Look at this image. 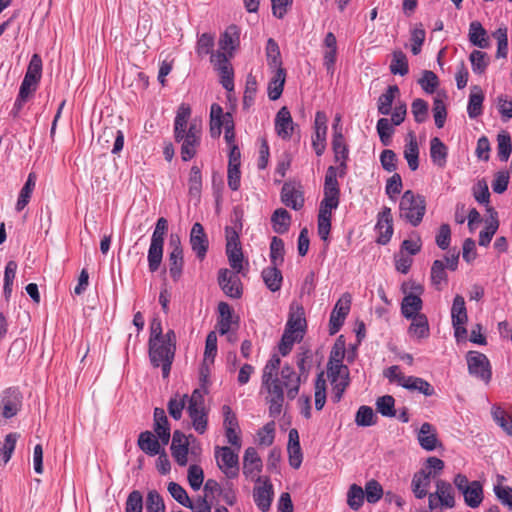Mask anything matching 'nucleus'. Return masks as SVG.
Masks as SVG:
<instances>
[{
  "mask_svg": "<svg viewBox=\"0 0 512 512\" xmlns=\"http://www.w3.org/2000/svg\"><path fill=\"white\" fill-rule=\"evenodd\" d=\"M280 364V357L273 354L264 366L262 374V386L268 393L266 400L269 404V415L273 418H276L281 414L284 403V393L278 381V370L280 368Z\"/></svg>",
  "mask_w": 512,
  "mask_h": 512,
  "instance_id": "f257e3e1",
  "label": "nucleus"
},
{
  "mask_svg": "<svg viewBox=\"0 0 512 512\" xmlns=\"http://www.w3.org/2000/svg\"><path fill=\"white\" fill-rule=\"evenodd\" d=\"M426 212L425 197L415 194L412 190H406L399 202V217L412 226H418Z\"/></svg>",
  "mask_w": 512,
  "mask_h": 512,
  "instance_id": "f03ea898",
  "label": "nucleus"
},
{
  "mask_svg": "<svg viewBox=\"0 0 512 512\" xmlns=\"http://www.w3.org/2000/svg\"><path fill=\"white\" fill-rule=\"evenodd\" d=\"M222 127L225 129V141L228 145L235 144L234 121L232 114L224 113L222 107L213 103L210 108V134L212 138L221 135Z\"/></svg>",
  "mask_w": 512,
  "mask_h": 512,
  "instance_id": "7ed1b4c3",
  "label": "nucleus"
},
{
  "mask_svg": "<svg viewBox=\"0 0 512 512\" xmlns=\"http://www.w3.org/2000/svg\"><path fill=\"white\" fill-rule=\"evenodd\" d=\"M167 231V219L164 217L159 218L156 222L148 250V266L151 272H156L162 262L164 238Z\"/></svg>",
  "mask_w": 512,
  "mask_h": 512,
  "instance_id": "20e7f679",
  "label": "nucleus"
},
{
  "mask_svg": "<svg viewBox=\"0 0 512 512\" xmlns=\"http://www.w3.org/2000/svg\"><path fill=\"white\" fill-rule=\"evenodd\" d=\"M201 134V123L196 120L190 122L188 130H184L179 135L174 134L175 141L181 143V158L183 161H189L196 155Z\"/></svg>",
  "mask_w": 512,
  "mask_h": 512,
  "instance_id": "39448f33",
  "label": "nucleus"
},
{
  "mask_svg": "<svg viewBox=\"0 0 512 512\" xmlns=\"http://www.w3.org/2000/svg\"><path fill=\"white\" fill-rule=\"evenodd\" d=\"M149 359L153 367H161L163 378H168L175 356V348L163 341L148 343Z\"/></svg>",
  "mask_w": 512,
  "mask_h": 512,
  "instance_id": "423d86ee",
  "label": "nucleus"
},
{
  "mask_svg": "<svg viewBox=\"0 0 512 512\" xmlns=\"http://www.w3.org/2000/svg\"><path fill=\"white\" fill-rule=\"evenodd\" d=\"M338 169L334 166H329L324 181V197L320 202L319 211L331 212L339 205L340 189L337 181Z\"/></svg>",
  "mask_w": 512,
  "mask_h": 512,
  "instance_id": "0eeeda50",
  "label": "nucleus"
},
{
  "mask_svg": "<svg viewBox=\"0 0 512 512\" xmlns=\"http://www.w3.org/2000/svg\"><path fill=\"white\" fill-rule=\"evenodd\" d=\"M468 372L471 376L488 384L492 378V368L487 356L478 351H469L466 355Z\"/></svg>",
  "mask_w": 512,
  "mask_h": 512,
  "instance_id": "6e6552de",
  "label": "nucleus"
},
{
  "mask_svg": "<svg viewBox=\"0 0 512 512\" xmlns=\"http://www.w3.org/2000/svg\"><path fill=\"white\" fill-rule=\"evenodd\" d=\"M327 377L332 385V400L338 403L350 383L349 369L346 365L327 367Z\"/></svg>",
  "mask_w": 512,
  "mask_h": 512,
  "instance_id": "1a4fd4ad",
  "label": "nucleus"
},
{
  "mask_svg": "<svg viewBox=\"0 0 512 512\" xmlns=\"http://www.w3.org/2000/svg\"><path fill=\"white\" fill-rule=\"evenodd\" d=\"M217 466L230 479L239 473V457L230 447H217L215 451Z\"/></svg>",
  "mask_w": 512,
  "mask_h": 512,
  "instance_id": "9d476101",
  "label": "nucleus"
},
{
  "mask_svg": "<svg viewBox=\"0 0 512 512\" xmlns=\"http://www.w3.org/2000/svg\"><path fill=\"white\" fill-rule=\"evenodd\" d=\"M351 297L349 294H344L336 302L329 319V333L330 335L336 334L350 311Z\"/></svg>",
  "mask_w": 512,
  "mask_h": 512,
  "instance_id": "9b49d317",
  "label": "nucleus"
},
{
  "mask_svg": "<svg viewBox=\"0 0 512 512\" xmlns=\"http://www.w3.org/2000/svg\"><path fill=\"white\" fill-rule=\"evenodd\" d=\"M237 274L226 268L220 269L218 273V283L221 289L227 296L234 299L242 296V284Z\"/></svg>",
  "mask_w": 512,
  "mask_h": 512,
  "instance_id": "f8f14e48",
  "label": "nucleus"
},
{
  "mask_svg": "<svg viewBox=\"0 0 512 512\" xmlns=\"http://www.w3.org/2000/svg\"><path fill=\"white\" fill-rule=\"evenodd\" d=\"M278 381L280 383L281 389L284 391V388L287 390V397L290 400L295 399L299 392L300 384H301V375H297L294 369L289 365H284L281 368L280 376H278Z\"/></svg>",
  "mask_w": 512,
  "mask_h": 512,
  "instance_id": "ddd939ff",
  "label": "nucleus"
},
{
  "mask_svg": "<svg viewBox=\"0 0 512 512\" xmlns=\"http://www.w3.org/2000/svg\"><path fill=\"white\" fill-rule=\"evenodd\" d=\"M262 470V460L254 447H248L243 456V474L257 483L261 482L258 474Z\"/></svg>",
  "mask_w": 512,
  "mask_h": 512,
  "instance_id": "4468645a",
  "label": "nucleus"
},
{
  "mask_svg": "<svg viewBox=\"0 0 512 512\" xmlns=\"http://www.w3.org/2000/svg\"><path fill=\"white\" fill-rule=\"evenodd\" d=\"M375 229L379 233L377 242L382 245L387 244L393 235L391 208L385 206L382 211L379 212Z\"/></svg>",
  "mask_w": 512,
  "mask_h": 512,
  "instance_id": "2eb2a0df",
  "label": "nucleus"
},
{
  "mask_svg": "<svg viewBox=\"0 0 512 512\" xmlns=\"http://www.w3.org/2000/svg\"><path fill=\"white\" fill-rule=\"evenodd\" d=\"M281 201L287 207L300 210L304 206L301 186L291 182L284 183L281 189Z\"/></svg>",
  "mask_w": 512,
  "mask_h": 512,
  "instance_id": "dca6fc26",
  "label": "nucleus"
},
{
  "mask_svg": "<svg viewBox=\"0 0 512 512\" xmlns=\"http://www.w3.org/2000/svg\"><path fill=\"white\" fill-rule=\"evenodd\" d=\"M305 329L306 319L303 307L297 306L295 310L291 307L284 332L297 336L298 339H303Z\"/></svg>",
  "mask_w": 512,
  "mask_h": 512,
  "instance_id": "f3484780",
  "label": "nucleus"
},
{
  "mask_svg": "<svg viewBox=\"0 0 512 512\" xmlns=\"http://www.w3.org/2000/svg\"><path fill=\"white\" fill-rule=\"evenodd\" d=\"M190 245L196 256L203 260L208 251L209 241L203 226L198 222L194 223L191 228Z\"/></svg>",
  "mask_w": 512,
  "mask_h": 512,
  "instance_id": "a211bd4d",
  "label": "nucleus"
},
{
  "mask_svg": "<svg viewBox=\"0 0 512 512\" xmlns=\"http://www.w3.org/2000/svg\"><path fill=\"white\" fill-rule=\"evenodd\" d=\"M171 454L179 466H186L189 453L188 438L179 430L174 431L171 443Z\"/></svg>",
  "mask_w": 512,
  "mask_h": 512,
  "instance_id": "6ab92c4d",
  "label": "nucleus"
},
{
  "mask_svg": "<svg viewBox=\"0 0 512 512\" xmlns=\"http://www.w3.org/2000/svg\"><path fill=\"white\" fill-rule=\"evenodd\" d=\"M323 65L327 72L333 75L337 59V39L332 32H328L323 40Z\"/></svg>",
  "mask_w": 512,
  "mask_h": 512,
  "instance_id": "aec40b11",
  "label": "nucleus"
},
{
  "mask_svg": "<svg viewBox=\"0 0 512 512\" xmlns=\"http://www.w3.org/2000/svg\"><path fill=\"white\" fill-rule=\"evenodd\" d=\"M273 495V485L268 479H265L262 485H257L254 487V502L262 512H266L270 509Z\"/></svg>",
  "mask_w": 512,
  "mask_h": 512,
  "instance_id": "412c9836",
  "label": "nucleus"
},
{
  "mask_svg": "<svg viewBox=\"0 0 512 512\" xmlns=\"http://www.w3.org/2000/svg\"><path fill=\"white\" fill-rule=\"evenodd\" d=\"M287 452L290 466L298 469L302 464L303 454L299 442V433L295 428L289 430Z\"/></svg>",
  "mask_w": 512,
  "mask_h": 512,
  "instance_id": "4be33fe9",
  "label": "nucleus"
},
{
  "mask_svg": "<svg viewBox=\"0 0 512 512\" xmlns=\"http://www.w3.org/2000/svg\"><path fill=\"white\" fill-rule=\"evenodd\" d=\"M154 431L162 442L163 446L167 445L171 438L170 425L166 413L163 408L156 407L154 409Z\"/></svg>",
  "mask_w": 512,
  "mask_h": 512,
  "instance_id": "5701e85b",
  "label": "nucleus"
},
{
  "mask_svg": "<svg viewBox=\"0 0 512 512\" xmlns=\"http://www.w3.org/2000/svg\"><path fill=\"white\" fill-rule=\"evenodd\" d=\"M417 439L421 448L426 451H433L440 445L435 427L428 422L421 425Z\"/></svg>",
  "mask_w": 512,
  "mask_h": 512,
  "instance_id": "b1692460",
  "label": "nucleus"
},
{
  "mask_svg": "<svg viewBox=\"0 0 512 512\" xmlns=\"http://www.w3.org/2000/svg\"><path fill=\"white\" fill-rule=\"evenodd\" d=\"M219 319L217 329L221 335L228 334L233 330V326L238 327V321L233 319V310L226 302H220L218 305Z\"/></svg>",
  "mask_w": 512,
  "mask_h": 512,
  "instance_id": "393cba45",
  "label": "nucleus"
},
{
  "mask_svg": "<svg viewBox=\"0 0 512 512\" xmlns=\"http://www.w3.org/2000/svg\"><path fill=\"white\" fill-rule=\"evenodd\" d=\"M431 478L432 471H427V469H421L414 474L411 482V488L416 498L422 499L428 495Z\"/></svg>",
  "mask_w": 512,
  "mask_h": 512,
  "instance_id": "a878e982",
  "label": "nucleus"
},
{
  "mask_svg": "<svg viewBox=\"0 0 512 512\" xmlns=\"http://www.w3.org/2000/svg\"><path fill=\"white\" fill-rule=\"evenodd\" d=\"M294 123L287 107H282L276 114L275 130L279 137L288 139L291 137Z\"/></svg>",
  "mask_w": 512,
  "mask_h": 512,
  "instance_id": "bb28decb",
  "label": "nucleus"
},
{
  "mask_svg": "<svg viewBox=\"0 0 512 512\" xmlns=\"http://www.w3.org/2000/svg\"><path fill=\"white\" fill-rule=\"evenodd\" d=\"M2 416L9 419L17 414L21 406V394L17 389L9 388L2 398Z\"/></svg>",
  "mask_w": 512,
  "mask_h": 512,
  "instance_id": "cd10ccee",
  "label": "nucleus"
},
{
  "mask_svg": "<svg viewBox=\"0 0 512 512\" xmlns=\"http://www.w3.org/2000/svg\"><path fill=\"white\" fill-rule=\"evenodd\" d=\"M332 148L335 155V161L340 162L339 176L342 177L345 174L346 160L348 158V148L345 144L342 131H336V133H333Z\"/></svg>",
  "mask_w": 512,
  "mask_h": 512,
  "instance_id": "c85d7f7f",
  "label": "nucleus"
},
{
  "mask_svg": "<svg viewBox=\"0 0 512 512\" xmlns=\"http://www.w3.org/2000/svg\"><path fill=\"white\" fill-rule=\"evenodd\" d=\"M137 444L149 456L160 454L161 450H163L162 442L151 431L141 432L138 436Z\"/></svg>",
  "mask_w": 512,
  "mask_h": 512,
  "instance_id": "c756f323",
  "label": "nucleus"
},
{
  "mask_svg": "<svg viewBox=\"0 0 512 512\" xmlns=\"http://www.w3.org/2000/svg\"><path fill=\"white\" fill-rule=\"evenodd\" d=\"M404 158L406 159L409 168L415 171L419 167V145L416 136L413 132H409L406 137V144L404 147Z\"/></svg>",
  "mask_w": 512,
  "mask_h": 512,
  "instance_id": "7c9ffc66",
  "label": "nucleus"
},
{
  "mask_svg": "<svg viewBox=\"0 0 512 512\" xmlns=\"http://www.w3.org/2000/svg\"><path fill=\"white\" fill-rule=\"evenodd\" d=\"M448 147L438 138L433 137L430 140V158L434 165L444 168L447 164Z\"/></svg>",
  "mask_w": 512,
  "mask_h": 512,
  "instance_id": "2f4dec72",
  "label": "nucleus"
},
{
  "mask_svg": "<svg viewBox=\"0 0 512 512\" xmlns=\"http://www.w3.org/2000/svg\"><path fill=\"white\" fill-rule=\"evenodd\" d=\"M402 387L410 391H418L425 396H432L434 394L433 386L426 380L415 376L401 377Z\"/></svg>",
  "mask_w": 512,
  "mask_h": 512,
  "instance_id": "473e14b6",
  "label": "nucleus"
},
{
  "mask_svg": "<svg viewBox=\"0 0 512 512\" xmlns=\"http://www.w3.org/2000/svg\"><path fill=\"white\" fill-rule=\"evenodd\" d=\"M421 309L422 300L418 295L410 293L403 298L401 303V313L406 319H411L418 315H422L419 313Z\"/></svg>",
  "mask_w": 512,
  "mask_h": 512,
  "instance_id": "72a5a7b5",
  "label": "nucleus"
},
{
  "mask_svg": "<svg viewBox=\"0 0 512 512\" xmlns=\"http://www.w3.org/2000/svg\"><path fill=\"white\" fill-rule=\"evenodd\" d=\"M262 279L266 287L271 292H276L281 289L283 276L278 266L271 265L263 269L261 273Z\"/></svg>",
  "mask_w": 512,
  "mask_h": 512,
  "instance_id": "f704fd0d",
  "label": "nucleus"
},
{
  "mask_svg": "<svg viewBox=\"0 0 512 512\" xmlns=\"http://www.w3.org/2000/svg\"><path fill=\"white\" fill-rule=\"evenodd\" d=\"M239 43V30L237 26H229L225 32L221 35L219 40L220 50L227 52L229 56H232V51L236 48Z\"/></svg>",
  "mask_w": 512,
  "mask_h": 512,
  "instance_id": "c9c22d12",
  "label": "nucleus"
},
{
  "mask_svg": "<svg viewBox=\"0 0 512 512\" xmlns=\"http://www.w3.org/2000/svg\"><path fill=\"white\" fill-rule=\"evenodd\" d=\"M462 494L465 503L471 508H477L483 501V488L479 481H472Z\"/></svg>",
  "mask_w": 512,
  "mask_h": 512,
  "instance_id": "e433bc0d",
  "label": "nucleus"
},
{
  "mask_svg": "<svg viewBox=\"0 0 512 512\" xmlns=\"http://www.w3.org/2000/svg\"><path fill=\"white\" fill-rule=\"evenodd\" d=\"M484 101V94L479 86H473L469 95L467 105V113L470 118H477L482 114V104Z\"/></svg>",
  "mask_w": 512,
  "mask_h": 512,
  "instance_id": "4c0bfd02",
  "label": "nucleus"
},
{
  "mask_svg": "<svg viewBox=\"0 0 512 512\" xmlns=\"http://www.w3.org/2000/svg\"><path fill=\"white\" fill-rule=\"evenodd\" d=\"M399 94V88L397 85H390L386 91L381 94L378 98L377 109L382 115H388L391 112L392 104L396 95Z\"/></svg>",
  "mask_w": 512,
  "mask_h": 512,
  "instance_id": "58836bf2",
  "label": "nucleus"
},
{
  "mask_svg": "<svg viewBox=\"0 0 512 512\" xmlns=\"http://www.w3.org/2000/svg\"><path fill=\"white\" fill-rule=\"evenodd\" d=\"M271 222L273 226V230L278 234L286 233L291 225V216L287 210L284 208L276 209L272 216Z\"/></svg>",
  "mask_w": 512,
  "mask_h": 512,
  "instance_id": "ea45409f",
  "label": "nucleus"
},
{
  "mask_svg": "<svg viewBox=\"0 0 512 512\" xmlns=\"http://www.w3.org/2000/svg\"><path fill=\"white\" fill-rule=\"evenodd\" d=\"M430 279L436 290L443 289L448 282V276L445 271V264L442 260H435L431 267Z\"/></svg>",
  "mask_w": 512,
  "mask_h": 512,
  "instance_id": "a19ab883",
  "label": "nucleus"
},
{
  "mask_svg": "<svg viewBox=\"0 0 512 512\" xmlns=\"http://www.w3.org/2000/svg\"><path fill=\"white\" fill-rule=\"evenodd\" d=\"M435 494H438L440 498V502L442 506H446L452 508L455 506V498L452 485L442 479L436 481V491Z\"/></svg>",
  "mask_w": 512,
  "mask_h": 512,
  "instance_id": "79ce46f5",
  "label": "nucleus"
},
{
  "mask_svg": "<svg viewBox=\"0 0 512 512\" xmlns=\"http://www.w3.org/2000/svg\"><path fill=\"white\" fill-rule=\"evenodd\" d=\"M285 77V69L276 71L268 85V97L270 100L275 101L280 98L284 88Z\"/></svg>",
  "mask_w": 512,
  "mask_h": 512,
  "instance_id": "37998d69",
  "label": "nucleus"
},
{
  "mask_svg": "<svg viewBox=\"0 0 512 512\" xmlns=\"http://www.w3.org/2000/svg\"><path fill=\"white\" fill-rule=\"evenodd\" d=\"M187 412L192 420L195 431L199 434H203L207 429V415L205 407H187Z\"/></svg>",
  "mask_w": 512,
  "mask_h": 512,
  "instance_id": "c03bdc74",
  "label": "nucleus"
},
{
  "mask_svg": "<svg viewBox=\"0 0 512 512\" xmlns=\"http://www.w3.org/2000/svg\"><path fill=\"white\" fill-rule=\"evenodd\" d=\"M36 185V175L34 173H30L28 175V178L22 187L17 203H16V210L21 211L25 208V206L29 203L31 194L35 188Z\"/></svg>",
  "mask_w": 512,
  "mask_h": 512,
  "instance_id": "a18cd8bd",
  "label": "nucleus"
},
{
  "mask_svg": "<svg viewBox=\"0 0 512 512\" xmlns=\"http://www.w3.org/2000/svg\"><path fill=\"white\" fill-rule=\"evenodd\" d=\"M488 211L491 213V221L487 224L485 229L479 234V245L480 246H488L496 233L499 222L497 220V213L493 208H488Z\"/></svg>",
  "mask_w": 512,
  "mask_h": 512,
  "instance_id": "49530a36",
  "label": "nucleus"
},
{
  "mask_svg": "<svg viewBox=\"0 0 512 512\" xmlns=\"http://www.w3.org/2000/svg\"><path fill=\"white\" fill-rule=\"evenodd\" d=\"M486 30L483 28L482 24L478 21H473L469 26V41L479 47L486 48L488 46V42L486 40Z\"/></svg>",
  "mask_w": 512,
  "mask_h": 512,
  "instance_id": "de8ad7c7",
  "label": "nucleus"
},
{
  "mask_svg": "<svg viewBox=\"0 0 512 512\" xmlns=\"http://www.w3.org/2000/svg\"><path fill=\"white\" fill-rule=\"evenodd\" d=\"M451 318L452 323L456 322V324H466L468 321L465 300L461 295H456L453 300Z\"/></svg>",
  "mask_w": 512,
  "mask_h": 512,
  "instance_id": "09e8293b",
  "label": "nucleus"
},
{
  "mask_svg": "<svg viewBox=\"0 0 512 512\" xmlns=\"http://www.w3.org/2000/svg\"><path fill=\"white\" fill-rule=\"evenodd\" d=\"M266 57L267 63L271 68L276 69V71L283 69L279 46L273 38L267 40Z\"/></svg>",
  "mask_w": 512,
  "mask_h": 512,
  "instance_id": "8fccbe9b",
  "label": "nucleus"
},
{
  "mask_svg": "<svg viewBox=\"0 0 512 512\" xmlns=\"http://www.w3.org/2000/svg\"><path fill=\"white\" fill-rule=\"evenodd\" d=\"M390 71L394 75L404 76L409 72L408 60L401 50H396L392 54Z\"/></svg>",
  "mask_w": 512,
  "mask_h": 512,
  "instance_id": "3c124183",
  "label": "nucleus"
},
{
  "mask_svg": "<svg viewBox=\"0 0 512 512\" xmlns=\"http://www.w3.org/2000/svg\"><path fill=\"white\" fill-rule=\"evenodd\" d=\"M364 499L365 494L363 488L357 484H351L347 492L348 506L352 510L358 511L362 507Z\"/></svg>",
  "mask_w": 512,
  "mask_h": 512,
  "instance_id": "603ef678",
  "label": "nucleus"
},
{
  "mask_svg": "<svg viewBox=\"0 0 512 512\" xmlns=\"http://www.w3.org/2000/svg\"><path fill=\"white\" fill-rule=\"evenodd\" d=\"M412 323L409 327V333L417 338H427L429 336V324L427 317L418 315L411 318Z\"/></svg>",
  "mask_w": 512,
  "mask_h": 512,
  "instance_id": "864d4df0",
  "label": "nucleus"
},
{
  "mask_svg": "<svg viewBox=\"0 0 512 512\" xmlns=\"http://www.w3.org/2000/svg\"><path fill=\"white\" fill-rule=\"evenodd\" d=\"M315 408L320 411L323 409L326 403V379L324 377V372L321 371L317 374L315 380Z\"/></svg>",
  "mask_w": 512,
  "mask_h": 512,
  "instance_id": "5fc2aeb1",
  "label": "nucleus"
},
{
  "mask_svg": "<svg viewBox=\"0 0 512 512\" xmlns=\"http://www.w3.org/2000/svg\"><path fill=\"white\" fill-rule=\"evenodd\" d=\"M191 116V109L186 104H181L178 107L177 114L174 120V134L188 130V120Z\"/></svg>",
  "mask_w": 512,
  "mask_h": 512,
  "instance_id": "6e6d98bb",
  "label": "nucleus"
},
{
  "mask_svg": "<svg viewBox=\"0 0 512 512\" xmlns=\"http://www.w3.org/2000/svg\"><path fill=\"white\" fill-rule=\"evenodd\" d=\"M271 265L280 266L284 262V242L281 238L274 236L270 243Z\"/></svg>",
  "mask_w": 512,
  "mask_h": 512,
  "instance_id": "4d7b16f0",
  "label": "nucleus"
},
{
  "mask_svg": "<svg viewBox=\"0 0 512 512\" xmlns=\"http://www.w3.org/2000/svg\"><path fill=\"white\" fill-rule=\"evenodd\" d=\"M469 59L474 73L482 74L485 72L489 64V57L487 53L480 50H473L469 56Z\"/></svg>",
  "mask_w": 512,
  "mask_h": 512,
  "instance_id": "13d9d810",
  "label": "nucleus"
},
{
  "mask_svg": "<svg viewBox=\"0 0 512 512\" xmlns=\"http://www.w3.org/2000/svg\"><path fill=\"white\" fill-rule=\"evenodd\" d=\"M492 417L498 426H500L508 435L512 436V417L500 407L492 408Z\"/></svg>",
  "mask_w": 512,
  "mask_h": 512,
  "instance_id": "bf43d9fd",
  "label": "nucleus"
},
{
  "mask_svg": "<svg viewBox=\"0 0 512 512\" xmlns=\"http://www.w3.org/2000/svg\"><path fill=\"white\" fill-rule=\"evenodd\" d=\"M183 252L171 251L169 254V272L174 281H177L183 269Z\"/></svg>",
  "mask_w": 512,
  "mask_h": 512,
  "instance_id": "052dcab7",
  "label": "nucleus"
},
{
  "mask_svg": "<svg viewBox=\"0 0 512 512\" xmlns=\"http://www.w3.org/2000/svg\"><path fill=\"white\" fill-rule=\"evenodd\" d=\"M432 111L436 127L442 128L446 121L447 111L443 97L440 94L434 98Z\"/></svg>",
  "mask_w": 512,
  "mask_h": 512,
  "instance_id": "680f3d73",
  "label": "nucleus"
},
{
  "mask_svg": "<svg viewBox=\"0 0 512 512\" xmlns=\"http://www.w3.org/2000/svg\"><path fill=\"white\" fill-rule=\"evenodd\" d=\"M376 410L385 417H394L396 415L395 400L391 395H384L377 399Z\"/></svg>",
  "mask_w": 512,
  "mask_h": 512,
  "instance_id": "e2e57ef3",
  "label": "nucleus"
},
{
  "mask_svg": "<svg viewBox=\"0 0 512 512\" xmlns=\"http://www.w3.org/2000/svg\"><path fill=\"white\" fill-rule=\"evenodd\" d=\"M377 132L383 145L388 146L394 133L393 123L387 118H380L377 121Z\"/></svg>",
  "mask_w": 512,
  "mask_h": 512,
  "instance_id": "0e129e2a",
  "label": "nucleus"
},
{
  "mask_svg": "<svg viewBox=\"0 0 512 512\" xmlns=\"http://www.w3.org/2000/svg\"><path fill=\"white\" fill-rule=\"evenodd\" d=\"M364 494L370 504L377 503L383 496V488L380 483L374 479L365 484Z\"/></svg>",
  "mask_w": 512,
  "mask_h": 512,
  "instance_id": "69168bd1",
  "label": "nucleus"
},
{
  "mask_svg": "<svg viewBox=\"0 0 512 512\" xmlns=\"http://www.w3.org/2000/svg\"><path fill=\"white\" fill-rule=\"evenodd\" d=\"M375 419L376 417L373 409L369 406L363 405L359 407L356 413L355 423L361 427H369L376 423Z\"/></svg>",
  "mask_w": 512,
  "mask_h": 512,
  "instance_id": "338daca9",
  "label": "nucleus"
},
{
  "mask_svg": "<svg viewBox=\"0 0 512 512\" xmlns=\"http://www.w3.org/2000/svg\"><path fill=\"white\" fill-rule=\"evenodd\" d=\"M146 512H165L163 498L156 490H151L147 494Z\"/></svg>",
  "mask_w": 512,
  "mask_h": 512,
  "instance_id": "774afa93",
  "label": "nucleus"
}]
</instances>
